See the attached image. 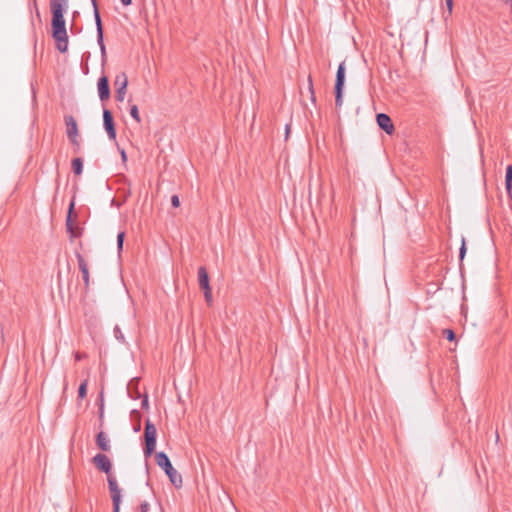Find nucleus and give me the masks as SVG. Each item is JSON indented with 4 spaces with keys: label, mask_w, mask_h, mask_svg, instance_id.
<instances>
[{
    "label": "nucleus",
    "mask_w": 512,
    "mask_h": 512,
    "mask_svg": "<svg viewBox=\"0 0 512 512\" xmlns=\"http://www.w3.org/2000/svg\"><path fill=\"white\" fill-rule=\"evenodd\" d=\"M68 2L69 0H50L52 37L56 41V47L61 53H65L68 49V34L64 19V12L68 8Z\"/></svg>",
    "instance_id": "nucleus-1"
},
{
    "label": "nucleus",
    "mask_w": 512,
    "mask_h": 512,
    "mask_svg": "<svg viewBox=\"0 0 512 512\" xmlns=\"http://www.w3.org/2000/svg\"><path fill=\"white\" fill-rule=\"evenodd\" d=\"M156 463L159 467H161L166 475L168 476L170 482L176 487L180 488L182 486V476L177 472V470L172 466L169 457L164 452H158L156 454Z\"/></svg>",
    "instance_id": "nucleus-2"
},
{
    "label": "nucleus",
    "mask_w": 512,
    "mask_h": 512,
    "mask_svg": "<svg viewBox=\"0 0 512 512\" xmlns=\"http://www.w3.org/2000/svg\"><path fill=\"white\" fill-rule=\"evenodd\" d=\"M156 437H157V429L150 420H147L144 428V455L146 458L150 457L155 450L156 447Z\"/></svg>",
    "instance_id": "nucleus-3"
},
{
    "label": "nucleus",
    "mask_w": 512,
    "mask_h": 512,
    "mask_svg": "<svg viewBox=\"0 0 512 512\" xmlns=\"http://www.w3.org/2000/svg\"><path fill=\"white\" fill-rule=\"evenodd\" d=\"M345 62H341L338 66L335 79V105L340 108L343 104V89L345 85Z\"/></svg>",
    "instance_id": "nucleus-4"
},
{
    "label": "nucleus",
    "mask_w": 512,
    "mask_h": 512,
    "mask_svg": "<svg viewBox=\"0 0 512 512\" xmlns=\"http://www.w3.org/2000/svg\"><path fill=\"white\" fill-rule=\"evenodd\" d=\"M65 125H66V134L69 138L70 142L75 146V152H77L80 148V143L78 140V125L76 119L72 115H66L64 117Z\"/></svg>",
    "instance_id": "nucleus-5"
},
{
    "label": "nucleus",
    "mask_w": 512,
    "mask_h": 512,
    "mask_svg": "<svg viewBox=\"0 0 512 512\" xmlns=\"http://www.w3.org/2000/svg\"><path fill=\"white\" fill-rule=\"evenodd\" d=\"M198 283L204 292V298L208 305L212 304V290L210 287L207 269L204 266L198 268Z\"/></svg>",
    "instance_id": "nucleus-6"
},
{
    "label": "nucleus",
    "mask_w": 512,
    "mask_h": 512,
    "mask_svg": "<svg viewBox=\"0 0 512 512\" xmlns=\"http://www.w3.org/2000/svg\"><path fill=\"white\" fill-rule=\"evenodd\" d=\"M107 481L113 503V512H120L121 489L119 488L116 478L114 476L109 475L107 477Z\"/></svg>",
    "instance_id": "nucleus-7"
},
{
    "label": "nucleus",
    "mask_w": 512,
    "mask_h": 512,
    "mask_svg": "<svg viewBox=\"0 0 512 512\" xmlns=\"http://www.w3.org/2000/svg\"><path fill=\"white\" fill-rule=\"evenodd\" d=\"M114 85L116 87V92H115L116 101L123 102L125 95H126L127 85H128V78L124 72H122L116 76Z\"/></svg>",
    "instance_id": "nucleus-8"
},
{
    "label": "nucleus",
    "mask_w": 512,
    "mask_h": 512,
    "mask_svg": "<svg viewBox=\"0 0 512 512\" xmlns=\"http://www.w3.org/2000/svg\"><path fill=\"white\" fill-rule=\"evenodd\" d=\"M103 126L110 140L116 139V128L112 112L109 109H103Z\"/></svg>",
    "instance_id": "nucleus-9"
},
{
    "label": "nucleus",
    "mask_w": 512,
    "mask_h": 512,
    "mask_svg": "<svg viewBox=\"0 0 512 512\" xmlns=\"http://www.w3.org/2000/svg\"><path fill=\"white\" fill-rule=\"evenodd\" d=\"M93 464L101 471L110 475L112 464L108 456L102 453L96 454L92 459Z\"/></svg>",
    "instance_id": "nucleus-10"
},
{
    "label": "nucleus",
    "mask_w": 512,
    "mask_h": 512,
    "mask_svg": "<svg viewBox=\"0 0 512 512\" xmlns=\"http://www.w3.org/2000/svg\"><path fill=\"white\" fill-rule=\"evenodd\" d=\"M94 19H95L96 30H97V43L100 47L101 54L105 55L106 48H105V44H104V40H103V26H102V20H101L98 6H95Z\"/></svg>",
    "instance_id": "nucleus-11"
},
{
    "label": "nucleus",
    "mask_w": 512,
    "mask_h": 512,
    "mask_svg": "<svg viewBox=\"0 0 512 512\" xmlns=\"http://www.w3.org/2000/svg\"><path fill=\"white\" fill-rule=\"evenodd\" d=\"M74 210V202L72 201L69 205L68 215L66 219V228L67 232L70 234L71 238H78L82 235L83 229L75 226L72 222V212Z\"/></svg>",
    "instance_id": "nucleus-12"
},
{
    "label": "nucleus",
    "mask_w": 512,
    "mask_h": 512,
    "mask_svg": "<svg viewBox=\"0 0 512 512\" xmlns=\"http://www.w3.org/2000/svg\"><path fill=\"white\" fill-rule=\"evenodd\" d=\"M98 95L102 102L110 98V87L108 77L103 75L97 82Z\"/></svg>",
    "instance_id": "nucleus-13"
},
{
    "label": "nucleus",
    "mask_w": 512,
    "mask_h": 512,
    "mask_svg": "<svg viewBox=\"0 0 512 512\" xmlns=\"http://www.w3.org/2000/svg\"><path fill=\"white\" fill-rule=\"evenodd\" d=\"M376 121L378 126L387 134L391 135L394 132L395 128L389 115L385 113H379L376 115Z\"/></svg>",
    "instance_id": "nucleus-14"
},
{
    "label": "nucleus",
    "mask_w": 512,
    "mask_h": 512,
    "mask_svg": "<svg viewBox=\"0 0 512 512\" xmlns=\"http://www.w3.org/2000/svg\"><path fill=\"white\" fill-rule=\"evenodd\" d=\"M76 258L78 261L79 270L82 273V278H83V281L85 284V288L88 289L89 281H90L88 264H87L86 260L84 259V257L80 253H76Z\"/></svg>",
    "instance_id": "nucleus-15"
},
{
    "label": "nucleus",
    "mask_w": 512,
    "mask_h": 512,
    "mask_svg": "<svg viewBox=\"0 0 512 512\" xmlns=\"http://www.w3.org/2000/svg\"><path fill=\"white\" fill-rule=\"evenodd\" d=\"M96 444L102 451L108 452L111 448L107 435L101 431L96 435Z\"/></svg>",
    "instance_id": "nucleus-16"
},
{
    "label": "nucleus",
    "mask_w": 512,
    "mask_h": 512,
    "mask_svg": "<svg viewBox=\"0 0 512 512\" xmlns=\"http://www.w3.org/2000/svg\"><path fill=\"white\" fill-rule=\"evenodd\" d=\"M72 169L76 175H80L83 170V161L81 158H74L72 160Z\"/></svg>",
    "instance_id": "nucleus-17"
},
{
    "label": "nucleus",
    "mask_w": 512,
    "mask_h": 512,
    "mask_svg": "<svg viewBox=\"0 0 512 512\" xmlns=\"http://www.w3.org/2000/svg\"><path fill=\"white\" fill-rule=\"evenodd\" d=\"M505 188L506 191L512 190V165H509L506 169Z\"/></svg>",
    "instance_id": "nucleus-18"
},
{
    "label": "nucleus",
    "mask_w": 512,
    "mask_h": 512,
    "mask_svg": "<svg viewBox=\"0 0 512 512\" xmlns=\"http://www.w3.org/2000/svg\"><path fill=\"white\" fill-rule=\"evenodd\" d=\"M308 92L310 94V99H311L312 103L315 104L316 96H315V92H314L313 81H312L311 75L308 76Z\"/></svg>",
    "instance_id": "nucleus-19"
},
{
    "label": "nucleus",
    "mask_w": 512,
    "mask_h": 512,
    "mask_svg": "<svg viewBox=\"0 0 512 512\" xmlns=\"http://www.w3.org/2000/svg\"><path fill=\"white\" fill-rule=\"evenodd\" d=\"M130 115L137 123L141 122V117L137 105H132L130 107Z\"/></svg>",
    "instance_id": "nucleus-20"
},
{
    "label": "nucleus",
    "mask_w": 512,
    "mask_h": 512,
    "mask_svg": "<svg viewBox=\"0 0 512 512\" xmlns=\"http://www.w3.org/2000/svg\"><path fill=\"white\" fill-rule=\"evenodd\" d=\"M86 394H87V380L83 381L80 384L79 389H78V397L80 399H84L86 397Z\"/></svg>",
    "instance_id": "nucleus-21"
},
{
    "label": "nucleus",
    "mask_w": 512,
    "mask_h": 512,
    "mask_svg": "<svg viewBox=\"0 0 512 512\" xmlns=\"http://www.w3.org/2000/svg\"><path fill=\"white\" fill-rule=\"evenodd\" d=\"M443 335L446 337V339L450 342L455 341L456 335L452 329H444Z\"/></svg>",
    "instance_id": "nucleus-22"
},
{
    "label": "nucleus",
    "mask_w": 512,
    "mask_h": 512,
    "mask_svg": "<svg viewBox=\"0 0 512 512\" xmlns=\"http://www.w3.org/2000/svg\"><path fill=\"white\" fill-rule=\"evenodd\" d=\"M114 336H115V338H116L118 341H120V342H125L124 335H123V333H122V331H121L120 327H119V326H117V325H116V326H115V328H114Z\"/></svg>",
    "instance_id": "nucleus-23"
},
{
    "label": "nucleus",
    "mask_w": 512,
    "mask_h": 512,
    "mask_svg": "<svg viewBox=\"0 0 512 512\" xmlns=\"http://www.w3.org/2000/svg\"><path fill=\"white\" fill-rule=\"evenodd\" d=\"M124 238H125V233L123 231L118 233V235H117V248H118L119 252L123 249Z\"/></svg>",
    "instance_id": "nucleus-24"
},
{
    "label": "nucleus",
    "mask_w": 512,
    "mask_h": 512,
    "mask_svg": "<svg viewBox=\"0 0 512 512\" xmlns=\"http://www.w3.org/2000/svg\"><path fill=\"white\" fill-rule=\"evenodd\" d=\"M465 254H466V244H465V240L462 239V244H461V247L459 250L460 261H462L464 259Z\"/></svg>",
    "instance_id": "nucleus-25"
},
{
    "label": "nucleus",
    "mask_w": 512,
    "mask_h": 512,
    "mask_svg": "<svg viewBox=\"0 0 512 512\" xmlns=\"http://www.w3.org/2000/svg\"><path fill=\"white\" fill-rule=\"evenodd\" d=\"M171 204L175 208L180 206V200H179L178 195H172V197H171Z\"/></svg>",
    "instance_id": "nucleus-26"
},
{
    "label": "nucleus",
    "mask_w": 512,
    "mask_h": 512,
    "mask_svg": "<svg viewBox=\"0 0 512 512\" xmlns=\"http://www.w3.org/2000/svg\"><path fill=\"white\" fill-rule=\"evenodd\" d=\"M446 6L448 10V15L451 16L453 10V0H446Z\"/></svg>",
    "instance_id": "nucleus-27"
},
{
    "label": "nucleus",
    "mask_w": 512,
    "mask_h": 512,
    "mask_svg": "<svg viewBox=\"0 0 512 512\" xmlns=\"http://www.w3.org/2000/svg\"><path fill=\"white\" fill-rule=\"evenodd\" d=\"M149 507H150L149 503L144 501L140 505V511L139 512H147L149 510Z\"/></svg>",
    "instance_id": "nucleus-28"
},
{
    "label": "nucleus",
    "mask_w": 512,
    "mask_h": 512,
    "mask_svg": "<svg viewBox=\"0 0 512 512\" xmlns=\"http://www.w3.org/2000/svg\"><path fill=\"white\" fill-rule=\"evenodd\" d=\"M148 407V398L147 396L144 397L142 400V408Z\"/></svg>",
    "instance_id": "nucleus-29"
},
{
    "label": "nucleus",
    "mask_w": 512,
    "mask_h": 512,
    "mask_svg": "<svg viewBox=\"0 0 512 512\" xmlns=\"http://www.w3.org/2000/svg\"><path fill=\"white\" fill-rule=\"evenodd\" d=\"M83 357H84V356H83L82 354H80L79 352H77V353L75 354V359H76L77 361L82 360V359H83Z\"/></svg>",
    "instance_id": "nucleus-30"
},
{
    "label": "nucleus",
    "mask_w": 512,
    "mask_h": 512,
    "mask_svg": "<svg viewBox=\"0 0 512 512\" xmlns=\"http://www.w3.org/2000/svg\"><path fill=\"white\" fill-rule=\"evenodd\" d=\"M121 3L124 5V6H128L131 4L132 0H120Z\"/></svg>",
    "instance_id": "nucleus-31"
},
{
    "label": "nucleus",
    "mask_w": 512,
    "mask_h": 512,
    "mask_svg": "<svg viewBox=\"0 0 512 512\" xmlns=\"http://www.w3.org/2000/svg\"><path fill=\"white\" fill-rule=\"evenodd\" d=\"M121 158H122L123 161L127 160V155H126V152L124 150L121 151Z\"/></svg>",
    "instance_id": "nucleus-32"
},
{
    "label": "nucleus",
    "mask_w": 512,
    "mask_h": 512,
    "mask_svg": "<svg viewBox=\"0 0 512 512\" xmlns=\"http://www.w3.org/2000/svg\"><path fill=\"white\" fill-rule=\"evenodd\" d=\"M502 1L512 8V0H502Z\"/></svg>",
    "instance_id": "nucleus-33"
},
{
    "label": "nucleus",
    "mask_w": 512,
    "mask_h": 512,
    "mask_svg": "<svg viewBox=\"0 0 512 512\" xmlns=\"http://www.w3.org/2000/svg\"><path fill=\"white\" fill-rule=\"evenodd\" d=\"M91 2H92V5H93V10L95 11V6H97V2H96V0H91Z\"/></svg>",
    "instance_id": "nucleus-34"
},
{
    "label": "nucleus",
    "mask_w": 512,
    "mask_h": 512,
    "mask_svg": "<svg viewBox=\"0 0 512 512\" xmlns=\"http://www.w3.org/2000/svg\"><path fill=\"white\" fill-rule=\"evenodd\" d=\"M289 131H290V126L286 125V136L289 134Z\"/></svg>",
    "instance_id": "nucleus-35"
},
{
    "label": "nucleus",
    "mask_w": 512,
    "mask_h": 512,
    "mask_svg": "<svg viewBox=\"0 0 512 512\" xmlns=\"http://www.w3.org/2000/svg\"><path fill=\"white\" fill-rule=\"evenodd\" d=\"M34 6H35V8H37V2H36V0H34ZM36 11H37V15H39V11H38V9H36Z\"/></svg>",
    "instance_id": "nucleus-36"
},
{
    "label": "nucleus",
    "mask_w": 512,
    "mask_h": 512,
    "mask_svg": "<svg viewBox=\"0 0 512 512\" xmlns=\"http://www.w3.org/2000/svg\"><path fill=\"white\" fill-rule=\"evenodd\" d=\"M140 430V424L138 426H135V431L138 432Z\"/></svg>",
    "instance_id": "nucleus-37"
}]
</instances>
